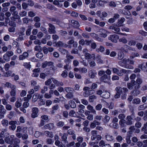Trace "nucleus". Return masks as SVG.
I'll list each match as a JSON object with an SVG mask.
<instances>
[{
    "mask_svg": "<svg viewBox=\"0 0 147 147\" xmlns=\"http://www.w3.org/2000/svg\"><path fill=\"white\" fill-rule=\"evenodd\" d=\"M109 29H111L114 33L119 34H123L119 33L120 31L119 27L116 25H112L110 26Z\"/></svg>",
    "mask_w": 147,
    "mask_h": 147,
    "instance_id": "nucleus-1",
    "label": "nucleus"
},
{
    "mask_svg": "<svg viewBox=\"0 0 147 147\" xmlns=\"http://www.w3.org/2000/svg\"><path fill=\"white\" fill-rule=\"evenodd\" d=\"M134 61L131 59H127V62L125 66V68L131 69L133 68L132 65L134 64Z\"/></svg>",
    "mask_w": 147,
    "mask_h": 147,
    "instance_id": "nucleus-2",
    "label": "nucleus"
},
{
    "mask_svg": "<svg viewBox=\"0 0 147 147\" xmlns=\"http://www.w3.org/2000/svg\"><path fill=\"white\" fill-rule=\"evenodd\" d=\"M1 100L0 99V118H2L4 117V115L6 112V110L3 106L1 104Z\"/></svg>",
    "mask_w": 147,
    "mask_h": 147,
    "instance_id": "nucleus-3",
    "label": "nucleus"
},
{
    "mask_svg": "<svg viewBox=\"0 0 147 147\" xmlns=\"http://www.w3.org/2000/svg\"><path fill=\"white\" fill-rule=\"evenodd\" d=\"M119 38V36L116 34H112L108 37L109 40L114 43H117Z\"/></svg>",
    "mask_w": 147,
    "mask_h": 147,
    "instance_id": "nucleus-4",
    "label": "nucleus"
},
{
    "mask_svg": "<svg viewBox=\"0 0 147 147\" xmlns=\"http://www.w3.org/2000/svg\"><path fill=\"white\" fill-rule=\"evenodd\" d=\"M49 28L48 29V32L50 34H55L56 32L55 30V27L52 24L49 23L48 24Z\"/></svg>",
    "mask_w": 147,
    "mask_h": 147,
    "instance_id": "nucleus-5",
    "label": "nucleus"
},
{
    "mask_svg": "<svg viewBox=\"0 0 147 147\" xmlns=\"http://www.w3.org/2000/svg\"><path fill=\"white\" fill-rule=\"evenodd\" d=\"M115 90L117 93L115 95L114 97L115 98H118L120 97L121 93H122V88L120 87H117L115 88Z\"/></svg>",
    "mask_w": 147,
    "mask_h": 147,
    "instance_id": "nucleus-6",
    "label": "nucleus"
},
{
    "mask_svg": "<svg viewBox=\"0 0 147 147\" xmlns=\"http://www.w3.org/2000/svg\"><path fill=\"white\" fill-rule=\"evenodd\" d=\"M38 109L36 107H34L32 109V113L31 117L32 118H35L38 116Z\"/></svg>",
    "mask_w": 147,
    "mask_h": 147,
    "instance_id": "nucleus-7",
    "label": "nucleus"
},
{
    "mask_svg": "<svg viewBox=\"0 0 147 147\" xmlns=\"http://www.w3.org/2000/svg\"><path fill=\"white\" fill-rule=\"evenodd\" d=\"M51 79L53 82L57 86H62L63 85V83L62 82L59 81L55 78H51Z\"/></svg>",
    "mask_w": 147,
    "mask_h": 147,
    "instance_id": "nucleus-8",
    "label": "nucleus"
},
{
    "mask_svg": "<svg viewBox=\"0 0 147 147\" xmlns=\"http://www.w3.org/2000/svg\"><path fill=\"white\" fill-rule=\"evenodd\" d=\"M105 137L106 140L108 141L111 142L114 140L113 136L108 133L105 134Z\"/></svg>",
    "mask_w": 147,
    "mask_h": 147,
    "instance_id": "nucleus-9",
    "label": "nucleus"
},
{
    "mask_svg": "<svg viewBox=\"0 0 147 147\" xmlns=\"http://www.w3.org/2000/svg\"><path fill=\"white\" fill-rule=\"evenodd\" d=\"M53 63L52 61H46L42 63V67L43 68H45L47 66H52L53 65Z\"/></svg>",
    "mask_w": 147,
    "mask_h": 147,
    "instance_id": "nucleus-10",
    "label": "nucleus"
},
{
    "mask_svg": "<svg viewBox=\"0 0 147 147\" xmlns=\"http://www.w3.org/2000/svg\"><path fill=\"white\" fill-rule=\"evenodd\" d=\"M126 125H131L133 124L132 120V118L131 115H128L126 118Z\"/></svg>",
    "mask_w": 147,
    "mask_h": 147,
    "instance_id": "nucleus-11",
    "label": "nucleus"
},
{
    "mask_svg": "<svg viewBox=\"0 0 147 147\" xmlns=\"http://www.w3.org/2000/svg\"><path fill=\"white\" fill-rule=\"evenodd\" d=\"M29 54L27 52H24L23 53L19 56V59L20 60H23L28 57Z\"/></svg>",
    "mask_w": 147,
    "mask_h": 147,
    "instance_id": "nucleus-12",
    "label": "nucleus"
},
{
    "mask_svg": "<svg viewBox=\"0 0 147 147\" xmlns=\"http://www.w3.org/2000/svg\"><path fill=\"white\" fill-rule=\"evenodd\" d=\"M100 33L99 34V35L101 37L105 38L107 36V33L108 32L107 31L103 29L100 30Z\"/></svg>",
    "mask_w": 147,
    "mask_h": 147,
    "instance_id": "nucleus-13",
    "label": "nucleus"
},
{
    "mask_svg": "<svg viewBox=\"0 0 147 147\" xmlns=\"http://www.w3.org/2000/svg\"><path fill=\"white\" fill-rule=\"evenodd\" d=\"M67 43L69 45L73 44V46L74 48H76L78 46V43L74 41L73 37L70 40L67 42Z\"/></svg>",
    "mask_w": 147,
    "mask_h": 147,
    "instance_id": "nucleus-14",
    "label": "nucleus"
},
{
    "mask_svg": "<svg viewBox=\"0 0 147 147\" xmlns=\"http://www.w3.org/2000/svg\"><path fill=\"white\" fill-rule=\"evenodd\" d=\"M136 82L134 80H132L130 83H127V87L129 89H132L133 86L136 84Z\"/></svg>",
    "mask_w": 147,
    "mask_h": 147,
    "instance_id": "nucleus-15",
    "label": "nucleus"
},
{
    "mask_svg": "<svg viewBox=\"0 0 147 147\" xmlns=\"http://www.w3.org/2000/svg\"><path fill=\"white\" fill-rule=\"evenodd\" d=\"M127 60V59H124L122 60L119 61L118 63L121 66L125 68Z\"/></svg>",
    "mask_w": 147,
    "mask_h": 147,
    "instance_id": "nucleus-16",
    "label": "nucleus"
},
{
    "mask_svg": "<svg viewBox=\"0 0 147 147\" xmlns=\"http://www.w3.org/2000/svg\"><path fill=\"white\" fill-rule=\"evenodd\" d=\"M109 79L108 76L105 74L103 76H102L100 79V80L102 82H103L105 83L107 82V80Z\"/></svg>",
    "mask_w": 147,
    "mask_h": 147,
    "instance_id": "nucleus-17",
    "label": "nucleus"
},
{
    "mask_svg": "<svg viewBox=\"0 0 147 147\" xmlns=\"http://www.w3.org/2000/svg\"><path fill=\"white\" fill-rule=\"evenodd\" d=\"M84 56L85 58L86 59H89L93 57H94L93 59L95 58V55L94 54H90L88 53H86L84 54Z\"/></svg>",
    "mask_w": 147,
    "mask_h": 147,
    "instance_id": "nucleus-18",
    "label": "nucleus"
},
{
    "mask_svg": "<svg viewBox=\"0 0 147 147\" xmlns=\"http://www.w3.org/2000/svg\"><path fill=\"white\" fill-rule=\"evenodd\" d=\"M97 131L96 130H92L91 131L92 136L91 137V139L92 140H94L96 139V137L97 136Z\"/></svg>",
    "mask_w": 147,
    "mask_h": 147,
    "instance_id": "nucleus-19",
    "label": "nucleus"
},
{
    "mask_svg": "<svg viewBox=\"0 0 147 147\" xmlns=\"http://www.w3.org/2000/svg\"><path fill=\"white\" fill-rule=\"evenodd\" d=\"M54 127V124L53 123H50L49 124H46L45 125L43 128L45 129H53Z\"/></svg>",
    "mask_w": 147,
    "mask_h": 147,
    "instance_id": "nucleus-20",
    "label": "nucleus"
},
{
    "mask_svg": "<svg viewBox=\"0 0 147 147\" xmlns=\"http://www.w3.org/2000/svg\"><path fill=\"white\" fill-rule=\"evenodd\" d=\"M96 74V73L95 71L91 70L89 71V77L91 78H94Z\"/></svg>",
    "mask_w": 147,
    "mask_h": 147,
    "instance_id": "nucleus-21",
    "label": "nucleus"
},
{
    "mask_svg": "<svg viewBox=\"0 0 147 147\" xmlns=\"http://www.w3.org/2000/svg\"><path fill=\"white\" fill-rule=\"evenodd\" d=\"M71 23L73 27L76 28L80 26L79 22L77 21L72 20L71 21Z\"/></svg>",
    "mask_w": 147,
    "mask_h": 147,
    "instance_id": "nucleus-22",
    "label": "nucleus"
},
{
    "mask_svg": "<svg viewBox=\"0 0 147 147\" xmlns=\"http://www.w3.org/2000/svg\"><path fill=\"white\" fill-rule=\"evenodd\" d=\"M9 25L11 26H13V27H9L8 28V31L11 32H13L15 31V28L14 27H16V24L15 23H13V24L11 25V24H9Z\"/></svg>",
    "mask_w": 147,
    "mask_h": 147,
    "instance_id": "nucleus-23",
    "label": "nucleus"
},
{
    "mask_svg": "<svg viewBox=\"0 0 147 147\" xmlns=\"http://www.w3.org/2000/svg\"><path fill=\"white\" fill-rule=\"evenodd\" d=\"M67 134L66 133H64L63 134V136H62L61 138L62 141L64 142V143H68V141L67 140Z\"/></svg>",
    "mask_w": 147,
    "mask_h": 147,
    "instance_id": "nucleus-24",
    "label": "nucleus"
},
{
    "mask_svg": "<svg viewBox=\"0 0 147 147\" xmlns=\"http://www.w3.org/2000/svg\"><path fill=\"white\" fill-rule=\"evenodd\" d=\"M26 30V28L22 26L20 29V30L19 32V35L20 36H24L25 35V32Z\"/></svg>",
    "mask_w": 147,
    "mask_h": 147,
    "instance_id": "nucleus-25",
    "label": "nucleus"
},
{
    "mask_svg": "<svg viewBox=\"0 0 147 147\" xmlns=\"http://www.w3.org/2000/svg\"><path fill=\"white\" fill-rule=\"evenodd\" d=\"M1 123L3 126L7 127L8 126L9 121L7 119H3L1 121Z\"/></svg>",
    "mask_w": 147,
    "mask_h": 147,
    "instance_id": "nucleus-26",
    "label": "nucleus"
},
{
    "mask_svg": "<svg viewBox=\"0 0 147 147\" xmlns=\"http://www.w3.org/2000/svg\"><path fill=\"white\" fill-rule=\"evenodd\" d=\"M87 109L90 111L91 112L94 114H96V112L93 107L90 105H88L87 107Z\"/></svg>",
    "mask_w": 147,
    "mask_h": 147,
    "instance_id": "nucleus-27",
    "label": "nucleus"
},
{
    "mask_svg": "<svg viewBox=\"0 0 147 147\" xmlns=\"http://www.w3.org/2000/svg\"><path fill=\"white\" fill-rule=\"evenodd\" d=\"M142 82V79L140 78H137L136 80V83H137L138 85V86H135V88L136 89H138L140 88V85L141 84Z\"/></svg>",
    "mask_w": 147,
    "mask_h": 147,
    "instance_id": "nucleus-28",
    "label": "nucleus"
},
{
    "mask_svg": "<svg viewBox=\"0 0 147 147\" xmlns=\"http://www.w3.org/2000/svg\"><path fill=\"white\" fill-rule=\"evenodd\" d=\"M85 108V106L82 105H79L78 106V110L79 112L83 113L84 111L83 110Z\"/></svg>",
    "mask_w": 147,
    "mask_h": 147,
    "instance_id": "nucleus-29",
    "label": "nucleus"
},
{
    "mask_svg": "<svg viewBox=\"0 0 147 147\" xmlns=\"http://www.w3.org/2000/svg\"><path fill=\"white\" fill-rule=\"evenodd\" d=\"M65 90L67 93H73L74 92V90L72 88L65 87Z\"/></svg>",
    "mask_w": 147,
    "mask_h": 147,
    "instance_id": "nucleus-30",
    "label": "nucleus"
},
{
    "mask_svg": "<svg viewBox=\"0 0 147 147\" xmlns=\"http://www.w3.org/2000/svg\"><path fill=\"white\" fill-rule=\"evenodd\" d=\"M4 86L5 87L9 88L11 89L16 88V86L15 85H12L9 82H6L4 84Z\"/></svg>",
    "mask_w": 147,
    "mask_h": 147,
    "instance_id": "nucleus-31",
    "label": "nucleus"
},
{
    "mask_svg": "<svg viewBox=\"0 0 147 147\" xmlns=\"http://www.w3.org/2000/svg\"><path fill=\"white\" fill-rule=\"evenodd\" d=\"M147 67L146 63H143L139 65V67L142 70H146Z\"/></svg>",
    "mask_w": 147,
    "mask_h": 147,
    "instance_id": "nucleus-32",
    "label": "nucleus"
},
{
    "mask_svg": "<svg viewBox=\"0 0 147 147\" xmlns=\"http://www.w3.org/2000/svg\"><path fill=\"white\" fill-rule=\"evenodd\" d=\"M44 134L45 135L49 137L53 138L54 136L52 132L46 131L45 132Z\"/></svg>",
    "mask_w": 147,
    "mask_h": 147,
    "instance_id": "nucleus-33",
    "label": "nucleus"
},
{
    "mask_svg": "<svg viewBox=\"0 0 147 147\" xmlns=\"http://www.w3.org/2000/svg\"><path fill=\"white\" fill-rule=\"evenodd\" d=\"M69 115L70 116L74 117H77L78 115H77L76 112L74 110H71L69 112Z\"/></svg>",
    "mask_w": 147,
    "mask_h": 147,
    "instance_id": "nucleus-34",
    "label": "nucleus"
},
{
    "mask_svg": "<svg viewBox=\"0 0 147 147\" xmlns=\"http://www.w3.org/2000/svg\"><path fill=\"white\" fill-rule=\"evenodd\" d=\"M105 50L104 47L102 46H100L99 48H97L96 49V52L98 53L100 52L101 53H103L104 52Z\"/></svg>",
    "mask_w": 147,
    "mask_h": 147,
    "instance_id": "nucleus-35",
    "label": "nucleus"
},
{
    "mask_svg": "<svg viewBox=\"0 0 147 147\" xmlns=\"http://www.w3.org/2000/svg\"><path fill=\"white\" fill-rule=\"evenodd\" d=\"M69 105L72 108H75L76 107V104L74 101L72 100H70L69 102Z\"/></svg>",
    "mask_w": 147,
    "mask_h": 147,
    "instance_id": "nucleus-36",
    "label": "nucleus"
},
{
    "mask_svg": "<svg viewBox=\"0 0 147 147\" xmlns=\"http://www.w3.org/2000/svg\"><path fill=\"white\" fill-rule=\"evenodd\" d=\"M140 102V100L139 98H134L132 100V103L136 105L139 104Z\"/></svg>",
    "mask_w": 147,
    "mask_h": 147,
    "instance_id": "nucleus-37",
    "label": "nucleus"
},
{
    "mask_svg": "<svg viewBox=\"0 0 147 147\" xmlns=\"http://www.w3.org/2000/svg\"><path fill=\"white\" fill-rule=\"evenodd\" d=\"M56 46L58 47H62L64 46V43L62 42L59 41L57 42H55Z\"/></svg>",
    "mask_w": 147,
    "mask_h": 147,
    "instance_id": "nucleus-38",
    "label": "nucleus"
},
{
    "mask_svg": "<svg viewBox=\"0 0 147 147\" xmlns=\"http://www.w3.org/2000/svg\"><path fill=\"white\" fill-rule=\"evenodd\" d=\"M92 90L84 91L83 93V95L85 97H88L90 94V92Z\"/></svg>",
    "mask_w": 147,
    "mask_h": 147,
    "instance_id": "nucleus-39",
    "label": "nucleus"
},
{
    "mask_svg": "<svg viewBox=\"0 0 147 147\" xmlns=\"http://www.w3.org/2000/svg\"><path fill=\"white\" fill-rule=\"evenodd\" d=\"M118 59L119 60H121L124 57V54L122 52H119L118 54Z\"/></svg>",
    "mask_w": 147,
    "mask_h": 147,
    "instance_id": "nucleus-40",
    "label": "nucleus"
},
{
    "mask_svg": "<svg viewBox=\"0 0 147 147\" xmlns=\"http://www.w3.org/2000/svg\"><path fill=\"white\" fill-rule=\"evenodd\" d=\"M110 96V93L109 92H104L102 95L103 97L106 98H108Z\"/></svg>",
    "mask_w": 147,
    "mask_h": 147,
    "instance_id": "nucleus-41",
    "label": "nucleus"
},
{
    "mask_svg": "<svg viewBox=\"0 0 147 147\" xmlns=\"http://www.w3.org/2000/svg\"><path fill=\"white\" fill-rule=\"evenodd\" d=\"M96 98V96L94 95H92L89 97V101L90 102H93L94 99Z\"/></svg>",
    "mask_w": 147,
    "mask_h": 147,
    "instance_id": "nucleus-42",
    "label": "nucleus"
},
{
    "mask_svg": "<svg viewBox=\"0 0 147 147\" xmlns=\"http://www.w3.org/2000/svg\"><path fill=\"white\" fill-rule=\"evenodd\" d=\"M23 66L26 68L30 69L31 67V65L30 62L24 63Z\"/></svg>",
    "mask_w": 147,
    "mask_h": 147,
    "instance_id": "nucleus-43",
    "label": "nucleus"
},
{
    "mask_svg": "<svg viewBox=\"0 0 147 147\" xmlns=\"http://www.w3.org/2000/svg\"><path fill=\"white\" fill-rule=\"evenodd\" d=\"M131 93L134 96H137L140 94V92L138 90H135L132 91L131 92Z\"/></svg>",
    "mask_w": 147,
    "mask_h": 147,
    "instance_id": "nucleus-44",
    "label": "nucleus"
},
{
    "mask_svg": "<svg viewBox=\"0 0 147 147\" xmlns=\"http://www.w3.org/2000/svg\"><path fill=\"white\" fill-rule=\"evenodd\" d=\"M16 87L15 88H11V90L10 92V94L12 96H15L16 95Z\"/></svg>",
    "mask_w": 147,
    "mask_h": 147,
    "instance_id": "nucleus-45",
    "label": "nucleus"
},
{
    "mask_svg": "<svg viewBox=\"0 0 147 147\" xmlns=\"http://www.w3.org/2000/svg\"><path fill=\"white\" fill-rule=\"evenodd\" d=\"M73 93H68L65 95V97L68 99H71L73 98L74 97V95Z\"/></svg>",
    "mask_w": 147,
    "mask_h": 147,
    "instance_id": "nucleus-46",
    "label": "nucleus"
},
{
    "mask_svg": "<svg viewBox=\"0 0 147 147\" xmlns=\"http://www.w3.org/2000/svg\"><path fill=\"white\" fill-rule=\"evenodd\" d=\"M5 140L6 143L8 144H11L12 143V140H11L10 138L9 137H5Z\"/></svg>",
    "mask_w": 147,
    "mask_h": 147,
    "instance_id": "nucleus-47",
    "label": "nucleus"
},
{
    "mask_svg": "<svg viewBox=\"0 0 147 147\" xmlns=\"http://www.w3.org/2000/svg\"><path fill=\"white\" fill-rule=\"evenodd\" d=\"M49 20L51 22H56L58 24H59V23L60 24L61 23L60 21L57 20L55 18H49Z\"/></svg>",
    "mask_w": 147,
    "mask_h": 147,
    "instance_id": "nucleus-48",
    "label": "nucleus"
},
{
    "mask_svg": "<svg viewBox=\"0 0 147 147\" xmlns=\"http://www.w3.org/2000/svg\"><path fill=\"white\" fill-rule=\"evenodd\" d=\"M146 108H147V106L146 104H144L143 105H140L138 107L139 110H144Z\"/></svg>",
    "mask_w": 147,
    "mask_h": 147,
    "instance_id": "nucleus-49",
    "label": "nucleus"
},
{
    "mask_svg": "<svg viewBox=\"0 0 147 147\" xmlns=\"http://www.w3.org/2000/svg\"><path fill=\"white\" fill-rule=\"evenodd\" d=\"M126 143L129 144L131 143V140H130V135H128L126 137Z\"/></svg>",
    "mask_w": 147,
    "mask_h": 147,
    "instance_id": "nucleus-50",
    "label": "nucleus"
},
{
    "mask_svg": "<svg viewBox=\"0 0 147 147\" xmlns=\"http://www.w3.org/2000/svg\"><path fill=\"white\" fill-rule=\"evenodd\" d=\"M27 14V12L26 11H22L19 13V15L21 17H23L26 16Z\"/></svg>",
    "mask_w": 147,
    "mask_h": 147,
    "instance_id": "nucleus-51",
    "label": "nucleus"
},
{
    "mask_svg": "<svg viewBox=\"0 0 147 147\" xmlns=\"http://www.w3.org/2000/svg\"><path fill=\"white\" fill-rule=\"evenodd\" d=\"M136 44V41L132 40H129L128 43V45L130 46H134Z\"/></svg>",
    "mask_w": 147,
    "mask_h": 147,
    "instance_id": "nucleus-52",
    "label": "nucleus"
},
{
    "mask_svg": "<svg viewBox=\"0 0 147 147\" xmlns=\"http://www.w3.org/2000/svg\"><path fill=\"white\" fill-rule=\"evenodd\" d=\"M64 122L62 121H59L57 123V126L60 127H63L64 125Z\"/></svg>",
    "mask_w": 147,
    "mask_h": 147,
    "instance_id": "nucleus-53",
    "label": "nucleus"
},
{
    "mask_svg": "<svg viewBox=\"0 0 147 147\" xmlns=\"http://www.w3.org/2000/svg\"><path fill=\"white\" fill-rule=\"evenodd\" d=\"M129 133L130 134H131L132 133L133 131H135V128L134 126H132L130 127L129 128Z\"/></svg>",
    "mask_w": 147,
    "mask_h": 147,
    "instance_id": "nucleus-54",
    "label": "nucleus"
},
{
    "mask_svg": "<svg viewBox=\"0 0 147 147\" xmlns=\"http://www.w3.org/2000/svg\"><path fill=\"white\" fill-rule=\"evenodd\" d=\"M28 28L26 32V35L27 36H29L31 34V28L30 27H28Z\"/></svg>",
    "mask_w": 147,
    "mask_h": 147,
    "instance_id": "nucleus-55",
    "label": "nucleus"
},
{
    "mask_svg": "<svg viewBox=\"0 0 147 147\" xmlns=\"http://www.w3.org/2000/svg\"><path fill=\"white\" fill-rule=\"evenodd\" d=\"M42 47L40 45H36L35 47L34 50L35 51H40L42 50Z\"/></svg>",
    "mask_w": 147,
    "mask_h": 147,
    "instance_id": "nucleus-56",
    "label": "nucleus"
},
{
    "mask_svg": "<svg viewBox=\"0 0 147 147\" xmlns=\"http://www.w3.org/2000/svg\"><path fill=\"white\" fill-rule=\"evenodd\" d=\"M96 60L98 63H102V61L101 59L100 56L99 55H98L96 57Z\"/></svg>",
    "mask_w": 147,
    "mask_h": 147,
    "instance_id": "nucleus-57",
    "label": "nucleus"
},
{
    "mask_svg": "<svg viewBox=\"0 0 147 147\" xmlns=\"http://www.w3.org/2000/svg\"><path fill=\"white\" fill-rule=\"evenodd\" d=\"M87 71V70L86 68H80V72L82 73H86Z\"/></svg>",
    "mask_w": 147,
    "mask_h": 147,
    "instance_id": "nucleus-58",
    "label": "nucleus"
},
{
    "mask_svg": "<svg viewBox=\"0 0 147 147\" xmlns=\"http://www.w3.org/2000/svg\"><path fill=\"white\" fill-rule=\"evenodd\" d=\"M39 96V94L38 93L34 94L33 96V98L34 101H36Z\"/></svg>",
    "mask_w": 147,
    "mask_h": 147,
    "instance_id": "nucleus-59",
    "label": "nucleus"
},
{
    "mask_svg": "<svg viewBox=\"0 0 147 147\" xmlns=\"http://www.w3.org/2000/svg\"><path fill=\"white\" fill-rule=\"evenodd\" d=\"M110 117L107 115H106L104 118V122L105 123H107L110 120Z\"/></svg>",
    "mask_w": 147,
    "mask_h": 147,
    "instance_id": "nucleus-60",
    "label": "nucleus"
},
{
    "mask_svg": "<svg viewBox=\"0 0 147 147\" xmlns=\"http://www.w3.org/2000/svg\"><path fill=\"white\" fill-rule=\"evenodd\" d=\"M5 107L6 109L9 111H11L12 109V106L9 104H7L5 105Z\"/></svg>",
    "mask_w": 147,
    "mask_h": 147,
    "instance_id": "nucleus-61",
    "label": "nucleus"
},
{
    "mask_svg": "<svg viewBox=\"0 0 147 147\" xmlns=\"http://www.w3.org/2000/svg\"><path fill=\"white\" fill-rule=\"evenodd\" d=\"M28 15L30 17H33L36 15V13L33 11H30L28 12Z\"/></svg>",
    "mask_w": 147,
    "mask_h": 147,
    "instance_id": "nucleus-62",
    "label": "nucleus"
},
{
    "mask_svg": "<svg viewBox=\"0 0 147 147\" xmlns=\"http://www.w3.org/2000/svg\"><path fill=\"white\" fill-rule=\"evenodd\" d=\"M36 57L39 59H41L43 57V54L41 52L37 53L36 55Z\"/></svg>",
    "mask_w": 147,
    "mask_h": 147,
    "instance_id": "nucleus-63",
    "label": "nucleus"
},
{
    "mask_svg": "<svg viewBox=\"0 0 147 147\" xmlns=\"http://www.w3.org/2000/svg\"><path fill=\"white\" fill-rule=\"evenodd\" d=\"M61 76L64 78H65L67 76V72L66 70H64L63 71L62 74H61Z\"/></svg>",
    "mask_w": 147,
    "mask_h": 147,
    "instance_id": "nucleus-64",
    "label": "nucleus"
}]
</instances>
